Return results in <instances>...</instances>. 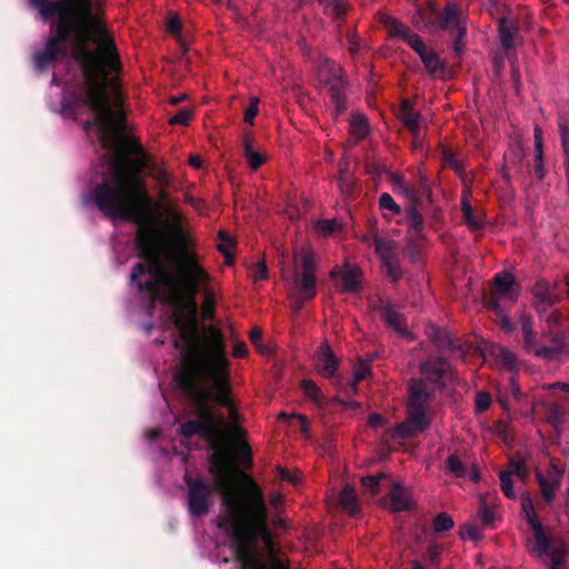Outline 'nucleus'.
I'll use <instances>...</instances> for the list:
<instances>
[{
	"label": "nucleus",
	"mask_w": 569,
	"mask_h": 569,
	"mask_svg": "<svg viewBox=\"0 0 569 569\" xmlns=\"http://www.w3.org/2000/svg\"><path fill=\"white\" fill-rule=\"evenodd\" d=\"M89 110L84 131H94L101 147L112 152L111 174L92 189V200L107 218L138 224L134 240L138 258L143 261L133 266L130 283L139 292L152 297H158L160 287H164L169 301L188 312L186 319L176 315L179 338L174 340V348L181 349L184 345L183 368L208 361L219 348L227 352L226 340L218 327L209 325L200 336L197 295L209 281V274L187 242L181 239L183 248L176 254L174 272L168 271L162 263L164 233L151 219V198L142 177L149 160L139 140L128 133L126 109Z\"/></svg>",
	"instance_id": "1"
},
{
	"label": "nucleus",
	"mask_w": 569,
	"mask_h": 569,
	"mask_svg": "<svg viewBox=\"0 0 569 569\" xmlns=\"http://www.w3.org/2000/svg\"><path fill=\"white\" fill-rule=\"evenodd\" d=\"M41 19L58 17L43 50L33 56L38 72L54 66L64 57L66 43L71 44V58L79 64L87 98L84 107H124L126 97L117 77L121 68L114 40L107 31L103 20L92 13L91 0H29Z\"/></svg>",
	"instance_id": "2"
},
{
	"label": "nucleus",
	"mask_w": 569,
	"mask_h": 569,
	"mask_svg": "<svg viewBox=\"0 0 569 569\" xmlns=\"http://www.w3.org/2000/svg\"><path fill=\"white\" fill-rule=\"evenodd\" d=\"M213 358L194 366L183 368L177 377L182 392L190 399L196 410V419L180 426L184 438L200 436L213 450L209 458L210 472L226 476L230 466V455L223 450L221 437L224 429L222 415L216 412L211 403L224 407L233 422L238 421V411L232 403L230 386V360L221 348Z\"/></svg>",
	"instance_id": "3"
},
{
	"label": "nucleus",
	"mask_w": 569,
	"mask_h": 569,
	"mask_svg": "<svg viewBox=\"0 0 569 569\" xmlns=\"http://www.w3.org/2000/svg\"><path fill=\"white\" fill-rule=\"evenodd\" d=\"M222 507L218 527L231 539L240 569H254L259 566V556L254 549L259 538L268 552L274 555L276 542L268 526L267 506L257 485L252 483L242 495L226 490Z\"/></svg>",
	"instance_id": "4"
},
{
	"label": "nucleus",
	"mask_w": 569,
	"mask_h": 569,
	"mask_svg": "<svg viewBox=\"0 0 569 569\" xmlns=\"http://www.w3.org/2000/svg\"><path fill=\"white\" fill-rule=\"evenodd\" d=\"M313 68L317 86L326 90L335 107H345L348 81L343 68L329 58L318 59Z\"/></svg>",
	"instance_id": "5"
},
{
	"label": "nucleus",
	"mask_w": 569,
	"mask_h": 569,
	"mask_svg": "<svg viewBox=\"0 0 569 569\" xmlns=\"http://www.w3.org/2000/svg\"><path fill=\"white\" fill-rule=\"evenodd\" d=\"M187 485V506L188 511L193 517H202L209 512L210 498L216 487L203 478H192L184 476Z\"/></svg>",
	"instance_id": "6"
},
{
	"label": "nucleus",
	"mask_w": 569,
	"mask_h": 569,
	"mask_svg": "<svg viewBox=\"0 0 569 569\" xmlns=\"http://www.w3.org/2000/svg\"><path fill=\"white\" fill-rule=\"evenodd\" d=\"M427 411L428 409L407 405L406 420L396 425L393 428L388 429L385 438L387 440L402 439L426 431L431 422Z\"/></svg>",
	"instance_id": "7"
},
{
	"label": "nucleus",
	"mask_w": 569,
	"mask_h": 569,
	"mask_svg": "<svg viewBox=\"0 0 569 569\" xmlns=\"http://www.w3.org/2000/svg\"><path fill=\"white\" fill-rule=\"evenodd\" d=\"M563 471L565 470L556 463L555 459L550 460L545 473L540 470H536V479L547 503H551L555 500L556 493L561 486Z\"/></svg>",
	"instance_id": "8"
},
{
	"label": "nucleus",
	"mask_w": 569,
	"mask_h": 569,
	"mask_svg": "<svg viewBox=\"0 0 569 569\" xmlns=\"http://www.w3.org/2000/svg\"><path fill=\"white\" fill-rule=\"evenodd\" d=\"M532 306L542 318L560 300L557 286H551L546 280H538L532 288Z\"/></svg>",
	"instance_id": "9"
},
{
	"label": "nucleus",
	"mask_w": 569,
	"mask_h": 569,
	"mask_svg": "<svg viewBox=\"0 0 569 569\" xmlns=\"http://www.w3.org/2000/svg\"><path fill=\"white\" fill-rule=\"evenodd\" d=\"M381 319L385 325L395 330L400 337L413 340V336L407 326L406 318L402 313L396 310L391 303L380 302L378 307Z\"/></svg>",
	"instance_id": "10"
},
{
	"label": "nucleus",
	"mask_w": 569,
	"mask_h": 569,
	"mask_svg": "<svg viewBox=\"0 0 569 569\" xmlns=\"http://www.w3.org/2000/svg\"><path fill=\"white\" fill-rule=\"evenodd\" d=\"M410 48L420 57L423 66L430 74H435L438 70L442 69V62L439 54L427 47L421 37H411Z\"/></svg>",
	"instance_id": "11"
},
{
	"label": "nucleus",
	"mask_w": 569,
	"mask_h": 569,
	"mask_svg": "<svg viewBox=\"0 0 569 569\" xmlns=\"http://www.w3.org/2000/svg\"><path fill=\"white\" fill-rule=\"evenodd\" d=\"M450 370L449 362L442 357L429 358L420 365L421 375L430 382L443 386L442 379Z\"/></svg>",
	"instance_id": "12"
},
{
	"label": "nucleus",
	"mask_w": 569,
	"mask_h": 569,
	"mask_svg": "<svg viewBox=\"0 0 569 569\" xmlns=\"http://www.w3.org/2000/svg\"><path fill=\"white\" fill-rule=\"evenodd\" d=\"M408 393L407 405L425 409H428L429 402L433 397V391L422 379H412L408 386Z\"/></svg>",
	"instance_id": "13"
},
{
	"label": "nucleus",
	"mask_w": 569,
	"mask_h": 569,
	"mask_svg": "<svg viewBox=\"0 0 569 569\" xmlns=\"http://www.w3.org/2000/svg\"><path fill=\"white\" fill-rule=\"evenodd\" d=\"M499 39L506 54L516 48L519 38V26L516 20L501 18L498 26Z\"/></svg>",
	"instance_id": "14"
},
{
	"label": "nucleus",
	"mask_w": 569,
	"mask_h": 569,
	"mask_svg": "<svg viewBox=\"0 0 569 569\" xmlns=\"http://www.w3.org/2000/svg\"><path fill=\"white\" fill-rule=\"evenodd\" d=\"M339 359L332 352L328 345H322L319 348L317 357V367L320 375L325 378L335 377L339 368Z\"/></svg>",
	"instance_id": "15"
},
{
	"label": "nucleus",
	"mask_w": 569,
	"mask_h": 569,
	"mask_svg": "<svg viewBox=\"0 0 569 569\" xmlns=\"http://www.w3.org/2000/svg\"><path fill=\"white\" fill-rule=\"evenodd\" d=\"M520 329L522 333V347L528 353L536 356V352L540 349L538 347L537 332L533 329L532 317L526 312H522L519 317Z\"/></svg>",
	"instance_id": "16"
},
{
	"label": "nucleus",
	"mask_w": 569,
	"mask_h": 569,
	"mask_svg": "<svg viewBox=\"0 0 569 569\" xmlns=\"http://www.w3.org/2000/svg\"><path fill=\"white\" fill-rule=\"evenodd\" d=\"M340 274L341 290L350 293H358L361 290L360 276L358 268L346 266L340 272L335 268L330 271V277L336 278Z\"/></svg>",
	"instance_id": "17"
},
{
	"label": "nucleus",
	"mask_w": 569,
	"mask_h": 569,
	"mask_svg": "<svg viewBox=\"0 0 569 569\" xmlns=\"http://www.w3.org/2000/svg\"><path fill=\"white\" fill-rule=\"evenodd\" d=\"M543 337L550 340L552 347H540L536 352V357L551 361L563 352L566 348L565 335L559 331H545Z\"/></svg>",
	"instance_id": "18"
},
{
	"label": "nucleus",
	"mask_w": 569,
	"mask_h": 569,
	"mask_svg": "<svg viewBox=\"0 0 569 569\" xmlns=\"http://www.w3.org/2000/svg\"><path fill=\"white\" fill-rule=\"evenodd\" d=\"M380 22L386 28L389 37L398 38L406 41L410 46L411 37H419L417 33L411 32L410 28L400 22L398 19L390 16H382Z\"/></svg>",
	"instance_id": "19"
},
{
	"label": "nucleus",
	"mask_w": 569,
	"mask_h": 569,
	"mask_svg": "<svg viewBox=\"0 0 569 569\" xmlns=\"http://www.w3.org/2000/svg\"><path fill=\"white\" fill-rule=\"evenodd\" d=\"M459 27H463L460 22L459 8L455 3H448L443 11H438L437 17V29L440 30H458Z\"/></svg>",
	"instance_id": "20"
},
{
	"label": "nucleus",
	"mask_w": 569,
	"mask_h": 569,
	"mask_svg": "<svg viewBox=\"0 0 569 569\" xmlns=\"http://www.w3.org/2000/svg\"><path fill=\"white\" fill-rule=\"evenodd\" d=\"M397 117L403 126L411 132L413 143L417 147L420 141V129L422 126V117L415 112V109H397Z\"/></svg>",
	"instance_id": "21"
},
{
	"label": "nucleus",
	"mask_w": 569,
	"mask_h": 569,
	"mask_svg": "<svg viewBox=\"0 0 569 569\" xmlns=\"http://www.w3.org/2000/svg\"><path fill=\"white\" fill-rule=\"evenodd\" d=\"M389 498L390 509L392 512L411 510L413 507L410 495L400 483H396L391 488L389 492Z\"/></svg>",
	"instance_id": "22"
},
{
	"label": "nucleus",
	"mask_w": 569,
	"mask_h": 569,
	"mask_svg": "<svg viewBox=\"0 0 569 569\" xmlns=\"http://www.w3.org/2000/svg\"><path fill=\"white\" fill-rule=\"evenodd\" d=\"M426 335L439 351L455 349L453 341L447 330L432 325L427 328Z\"/></svg>",
	"instance_id": "23"
},
{
	"label": "nucleus",
	"mask_w": 569,
	"mask_h": 569,
	"mask_svg": "<svg viewBox=\"0 0 569 569\" xmlns=\"http://www.w3.org/2000/svg\"><path fill=\"white\" fill-rule=\"evenodd\" d=\"M461 212L465 223L470 230H480L485 226L483 217L480 212H476L468 199L463 196L461 200Z\"/></svg>",
	"instance_id": "24"
},
{
	"label": "nucleus",
	"mask_w": 569,
	"mask_h": 569,
	"mask_svg": "<svg viewBox=\"0 0 569 569\" xmlns=\"http://www.w3.org/2000/svg\"><path fill=\"white\" fill-rule=\"evenodd\" d=\"M349 160L339 161L338 187L345 197H352L355 190V178L349 171Z\"/></svg>",
	"instance_id": "25"
},
{
	"label": "nucleus",
	"mask_w": 569,
	"mask_h": 569,
	"mask_svg": "<svg viewBox=\"0 0 569 569\" xmlns=\"http://www.w3.org/2000/svg\"><path fill=\"white\" fill-rule=\"evenodd\" d=\"M533 546L531 552L538 558L546 556L553 548L550 538L547 536L543 527H537L536 531L532 532Z\"/></svg>",
	"instance_id": "26"
},
{
	"label": "nucleus",
	"mask_w": 569,
	"mask_h": 569,
	"mask_svg": "<svg viewBox=\"0 0 569 569\" xmlns=\"http://www.w3.org/2000/svg\"><path fill=\"white\" fill-rule=\"evenodd\" d=\"M339 501L342 509L350 516L359 512V505L356 490L352 486L346 485L339 495Z\"/></svg>",
	"instance_id": "27"
},
{
	"label": "nucleus",
	"mask_w": 569,
	"mask_h": 569,
	"mask_svg": "<svg viewBox=\"0 0 569 569\" xmlns=\"http://www.w3.org/2000/svg\"><path fill=\"white\" fill-rule=\"evenodd\" d=\"M295 284L298 289L297 293L303 296L305 299H313L317 293L316 276L296 274Z\"/></svg>",
	"instance_id": "28"
},
{
	"label": "nucleus",
	"mask_w": 569,
	"mask_h": 569,
	"mask_svg": "<svg viewBox=\"0 0 569 569\" xmlns=\"http://www.w3.org/2000/svg\"><path fill=\"white\" fill-rule=\"evenodd\" d=\"M159 198L161 201H163L166 203V210H167L168 217L173 221L174 224H177V227H179L181 224L182 218H181V214L179 213V211L177 210L176 204L171 203L169 193L164 190H161L159 193ZM178 239H179L180 248H183V242L181 241V239H183L184 241H186V239H184V236L180 228H178Z\"/></svg>",
	"instance_id": "29"
},
{
	"label": "nucleus",
	"mask_w": 569,
	"mask_h": 569,
	"mask_svg": "<svg viewBox=\"0 0 569 569\" xmlns=\"http://www.w3.org/2000/svg\"><path fill=\"white\" fill-rule=\"evenodd\" d=\"M349 132L356 139V142L365 139L369 133L367 118L360 113L353 114L350 119Z\"/></svg>",
	"instance_id": "30"
},
{
	"label": "nucleus",
	"mask_w": 569,
	"mask_h": 569,
	"mask_svg": "<svg viewBox=\"0 0 569 569\" xmlns=\"http://www.w3.org/2000/svg\"><path fill=\"white\" fill-rule=\"evenodd\" d=\"M375 250L381 262L399 258L396 251V242L391 240L376 238Z\"/></svg>",
	"instance_id": "31"
},
{
	"label": "nucleus",
	"mask_w": 569,
	"mask_h": 569,
	"mask_svg": "<svg viewBox=\"0 0 569 569\" xmlns=\"http://www.w3.org/2000/svg\"><path fill=\"white\" fill-rule=\"evenodd\" d=\"M407 220L409 231L412 232L410 237L423 238L425 220L416 207H410L407 210Z\"/></svg>",
	"instance_id": "32"
},
{
	"label": "nucleus",
	"mask_w": 569,
	"mask_h": 569,
	"mask_svg": "<svg viewBox=\"0 0 569 569\" xmlns=\"http://www.w3.org/2000/svg\"><path fill=\"white\" fill-rule=\"evenodd\" d=\"M301 388L303 393L317 406L321 407L326 405V397L323 396L320 388L312 380H302Z\"/></svg>",
	"instance_id": "33"
},
{
	"label": "nucleus",
	"mask_w": 569,
	"mask_h": 569,
	"mask_svg": "<svg viewBox=\"0 0 569 569\" xmlns=\"http://www.w3.org/2000/svg\"><path fill=\"white\" fill-rule=\"evenodd\" d=\"M495 357L501 363V366L511 373L518 372L517 368V356L505 347H498L495 351Z\"/></svg>",
	"instance_id": "34"
},
{
	"label": "nucleus",
	"mask_w": 569,
	"mask_h": 569,
	"mask_svg": "<svg viewBox=\"0 0 569 569\" xmlns=\"http://www.w3.org/2000/svg\"><path fill=\"white\" fill-rule=\"evenodd\" d=\"M509 470L508 472H511V475L517 476L520 479H526L528 476V468L526 466V459L519 452H517L515 456H512L509 459L508 463Z\"/></svg>",
	"instance_id": "35"
},
{
	"label": "nucleus",
	"mask_w": 569,
	"mask_h": 569,
	"mask_svg": "<svg viewBox=\"0 0 569 569\" xmlns=\"http://www.w3.org/2000/svg\"><path fill=\"white\" fill-rule=\"evenodd\" d=\"M370 375V368L361 363L353 376V379L346 387V395L351 397L358 392V385Z\"/></svg>",
	"instance_id": "36"
},
{
	"label": "nucleus",
	"mask_w": 569,
	"mask_h": 569,
	"mask_svg": "<svg viewBox=\"0 0 569 569\" xmlns=\"http://www.w3.org/2000/svg\"><path fill=\"white\" fill-rule=\"evenodd\" d=\"M397 186L400 188L405 197L412 203V207L419 206L422 201V193L416 188L410 187L401 177L396 179Z\"/></svg>",
	"instance_id": "37"
},
{
	"label": "nucleus",
	"mask_w": 569,
	"mask_h": 569,
	"mask_svg": "<svg viewBox=\"0 0 569 569\" xmlns=\"http://www.w3.org/2000/svg\"><path fill=\"white\" fill-rule=\"evenodd\" d=\"M446 468L452 476L457 478H465L468 475L466 463H463L460 457L457 455H450L446 459Z\"/></svg>",
	"instance_id": "38"
},
{
	"label": "nucleus",
	"mask_w": 569,
	"mask_h": 569,
	"mask_svg": "<svg viewBox=\"0 0 569 569\" xmlns=\"http://www.w3.org/2000/svg\"><path fill=\"white\" fill-rule=\"evenodd\" d=\"M335 20H342L347 13V7L341 0H318Z\"/></svg>",
	"instance_id": "39"
},
{
	"label": "nucleus",
	"mask_w": 569,
	"mask_h": 569,
	"mask_svg": "<svg viewBox=\"0 0 569 569\" xmlns=\"http://www.w3.org/2000/svg\"><path fill=\"white\" fill-rule=\"evenodd\" d=\"M496 291L500 295H508L515 284V278L508 272L498 273L493 278Z\"/></svg>",
	"instance_id": "40"
},
{
	"label": "nucleus",
	"mask_w": 569,
	"mask_h": 569,
	"mask_svg": "<svg viewBox=\"0 0 569 569\" xmlns=\"http://www.w3.org/2000/svg\"><path fill=\"white\" fill-rule=\"evenodd\" d=\"M423 238L409 237L406 246V256L408 259L418 263L421 261V241Z\"/></svg>",
	"instance_id": "41"
},
{
	"label": "nucleus",
	"mask_w": 569,
	"mask_h": 569,
	"mask_svg": "<svg viewBox=\"0 0 569 569\" xmlns=\"http://www.w3.org/2000/svg\"><path fill=\"white\" fill-rule=\"evenodd\" d=\"M453 527L455 521L447 512L438 513L432 520V528L437 533L447 532Z\"/></svg>",
	"instance_id": "42"
},
{
	"label": "nucleus",
	"mask_w": 569,
	"mask_h": 569,
	"mask_svg": "<svg viewBox=\"0 0 569 569\" xmlns=\"http://www.w3.org/2000/svg\"><path fill=\"white\" fill-rule=\"evenodd\" d=\"M478 517L485 528L492 526L496 520L495 509L487 503L485 498L480 500Z\"/></svg>",
	"instance_id": "43"
},
{
	"label": "nucleus",
	"mask_w": 569,
	"mask_h": 569,
	"mask_svg": "<svg viewBox=\"0 0 569 569\" xmlns=\"http://www.w3.org/2000/svg\"><path fill=\"white\" fill-rule=\"evenodd\" d=\"M425 11V31L435 32L437 30L438 9L433 2H428Z\"/></svg>",
	"instance_id": "44"
},
{
	"label": "nucleus",
	"mask_w": 569,
	"mask_h": 569,
	"mask_svg": "<svg viewBox=\"0 0 569 569\" xmlns=\"http://www.w3.org/2000/svg\"><path fill=\"white\" fill-rule=\"evenodd\" d=\"M388 278L397 283L402 278V270L400 267L399 258L381 262Z\"/></svg>",
	"instance_id": "45"
},
{
	"label": "nucleus",
	"mask_w": 569,
	"mask_h": 569,
	"mask_svg": "<svg viewBox=\"0 0 569 569\" xmlns=\"http://www.w3.org/2000/svg\"><path fill=\"white\" fill-rule=\"evenodd\" d=\"M442 546L437 542H430L423 555V559L427 560L431 566H438L440 563V555L442 553Z\"/></svg>",
	"instance_id": "46"
},
{
	"label": "nucleus",
	"mask_w": 569,
	"mask_h": 569,
	"mask_svg": "<svg viewBox=\"0 0 569 569\" xmlns=\"http://www.w3.org/2000/svg\"><path fill=\"white\" fill-rule=\"evenodd\" d=\"M461 539H470L472 541H480L483 538L482 529L475 523H467L461 527Z\"/></svg>",
	"instance_id": "47"
},
{
	"label": "nucleus",
	"mask_w": 569,
	"mask_h": 569,
	"mask_svg": "<svg viewBox=\"0 0 569 569\" xmlns=\"http://www.w3.org/2000/svg\"><path fill=\"white\" fill-rule=\"evenodd\" d=\"M500 478V487L505 496L509 499L516 498V492L513 490V483L511 479V472L501 471L499 475Z\"/></svg>",
	"instance_id": "48"
},
{
	"label": "nucleus",
	"mask_w": 569,
	"mask_h": 569,
	"mask_svg": "<svg viewBox=\"0 0 569 569\" xmlns=\"http://www.w3.org/2000/svg\"><path fill=\"white\" fill-rule=\"evenodd\" d=\"M383 477V473L369 475L361 479V483L370 493L377 495L380 488V480Z\"/></svg>",
	"instance_id": "49"
},
{
	"label": "nucleus",
	"mask_w": 569,
	"mask_h": 569,
	"mask_svg": "<svg viewBox=\"0 0 569 569\" xmlns=\"http://www.w3.org/2000/svg\"><path fill=\"white\" fill-rule=\"evenodd\" d=\"M379 207L382 210H389L395 214L401 213V208L397 202L393 200V198L388 193L383 192L379 197Z\"/></svg>",
	"instance_id": "50"
},
{
	"label": "nucleus",
	"mask_w": 569,
	"mask_h": 569,
	"mask_svg": "<svg viewBox=\"0 0 569 569\" xmlns=\"http://www.w3.org/2000/svg\"><path fill=\"white\" fill-rule=\"evenodd\" d=\"M219 237L221 242L217 246V249L224 256L227 263H232V254L230 252V247L232 246L231 238L224 233L223 231L219 232Z\"/></svg>",
	"instance_id": "51"
},
{
	"label": "nucleus",
	"mask_w": 569,
	"mask_h": 569,
	"mask_svg": "<svg viewBox=\"0 0 569 569\" xmlns=\"http://www.w3.org/2000/svg\"><path fill=\"white\" fill-rule=\"evenodd\" d=\"M466 33H467L466 27H459L458 30H455L451 32V34L453 37L452 49L457 57H460L463 52V47H465L463 38L466 37Z\"/></svg>",
	"instance_id": "52"
},
{
	"label": "nucleus",
	"mask_w": 569,
	"mask_h": 569,
	"mask_svg": "<svg viewBox=\"0 0 569 569\" xmlns=\"http://www.w3.org/2000/svg\"><path fill=\"white\" fill-rule=\"evenodd\" d=\"M547 421L555 428H558L563 423V412L560 407L550 405L547 408Z\"/></svg>",
	"instance_id": "53"
},
{
	"label": "nucleus",
	"mask_w": 569,
	"mask_h": 569,
	"mask_svg": "<svg viewBox=\"0 0 569 569\" xmlns=\"http://www.w3.org/2000/svg\"><path fill=\"white\" fill-rule=\"evenodd\" d=\"M316 256L312 252H306L302 257V271L300 274L316 276Z\"/></svg>",
	"instance_id": "54"
},
{
	"label": "nucleus",
	"mask_w": 569,
	"mask_h": 569,
	"mask_svg": "<svg viewBox=\"0 0 569 569\" xmlns=\"http://www.w3.org/2000/svg\"><path fill=\"white\" fill-rule=\"evenodd\" d=\"M259 566L254 569H289V565L281 558L272 557L270 561L263 562L260 558H257Z\"/></svg>",
	"instance_id": "55"
},
{
	"label": "nucleus",
	"mask_w": 569,
	"mask_h": 569,
	"mask_svg": "<svg viewBox=\"0 0 569 569\" xmlns=\"http://www.w3.org/2000/svg\"><path fill=\"white\" fill-rule=\"evenodd\" d=\"M214 296L209 290H204V301L202 305L203 317L206 319H212L214 317Z\"/></svg>",
	"instance_id": "56"
},
{
	"label": "nucleus",
	"mask_w": 569,
	"mask_h": 569,
	"mask_svg": "<svg viewBox=\"0 0 569 569\" xmlns=\"http://www.w3.org/2000/svg\"><path fill=\"white\" fill-rule=\"evenodd\" d=\"M541 319H545L548 331H553V328L560 325L562 315L559 310L551 308Z\"/></svg>",
	"instance_id": "57"
},
{
	"label": "nucleus",
	"mask_w": 569,
	"mask_h": 569,
	"mask_svg": "<svg viewBox=\"0 0 569 569\" xmlns=\"http://www.w3.org/2000/svg\"><path fill=\"white\" fill-rule=\"evenodd\" d=\"M193 110L194 109H181L180 112H178L176 116L170 118L169 123L172 126H174V124L188 126L190 122V119L193 116Z\"/></svg>",
	"instance_id": "58"
},
{
	"label": "nucleus",
	"mask_w": 569,
	"mask_h": 569,
	"mask_svg": "<svg viewBox=\"0 0 569 569\" xmlns=\"http://www.w3.org/2000/svg\"><path fill=\"white\" fill-rule=\"evenodd\" d=\"M546 556L550 557L551 569H562L565 563V555L559 548L553 547L551 551H549Z\"/></svg>",
	"instance_id": "59"
},
{
	"label": "nucleus",
	"mask_w": 569,
	"mask_h": 569,
	"mask_svg": "<svg viewBox=\"0 0 569 569\" xmlns=\"http://www.w3.org/2000/svg\"><path fill=\"white\" fill-rule=\"evenodd\" d=\"M559 132L561 138V144L566 152H569V121L560 119Z\"/></svg>",
	"instance_id": "60"
},
{
	"label": "nucleus",
	"mask_w": 569,
	"mask_h": 569,
	"mask_svg": "<svg viewBox=\"0 0 569 569\" xmlns=\"http://www.w3.org/2000/svg\"><path fill=\"white\" fill-rule=\"evenodd\" d=\"M491 405V397L488 392H479L476 397V411L485 412Z\"/></svg>",
	"instance_id": "61"
},
{
	"label": "nucleus",
	"mask_w": 569,
	"mask_h": 569,
	"mask_svg": "<svg viewBox=\"0 0 569 569\" xmlns=\"http://www.w3.org/2000/svg\"><path fill=\"white\" fill-rule=\"evenodd\" d=\"M317 227L318 230L322 232L325 236H329L337 230L338 223L336 222V220L332 219H322L318 221Z\"/></svg>",
	"instance_id": "62"
},
{
	"label": "nucleus",
	"mask_w": 569,
	"mask_h": 569,
	"mask_svg": "<svg viewBox=\"0 0 569 569\" xmlns=\"http://www.w3.org/2000/svg\"><path fill=\"white\" fill-rule=\"evenodd\" d=\"M518 372L511 373L509 378V389L510 393L513 397L515 400L520 401L523 397V393L520 390V386L517 381Z\"/></svg>",
	"instance_id": "63"
},
{
	"label": "nucleus",
	"mask_w": 569,
	"mask_h": 569,
	"mask_svg": "<svg viewBox=\"0 0 569 569\" xmlns=\"http://www.w3.org/2000/svg\"><path fill=\"white\" fill-rule=\"evenodd\" d=\"M246 158L252 170L259 169L266 162V157L260 152H256L254 150L247 154Z\"/></svg>",
	"instance_id": "64"
}]
</instances>
